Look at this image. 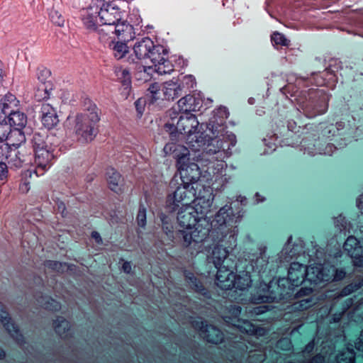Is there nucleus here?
Segmentation results:
<instances>
[{
  "label": "nucleus",
  "mask_w": 363,
  "mask_h": 363,
  "mask_svg": "<svg viewBox=\"0 0 363 363\" xmlns=\"http://www.w3.org/2000/svg\"><path fill=\"white\" fill-rule=\"evenodd\" d=\"M247 203L246 197L239 196L237 201L229 205L225 204L219 209L208 230V236L214 242H220L233 228H237L235 225L241 221L245 213L242 206Z\"/></svg>",
  "instance_id": "1"
},
{
  "label": "nucleus",
  "mask_w": 363,
  "mask_h": 363,
  "mask_svg": "<svg viewBox=\"0 0 363 363\" xmlns=\"http://www.w3.org/2000/svg\"><path fill=\"white\" fill-rule=\"evenodd\" d=\"M99 121V110L93 104L82 113L77 114L74 121V131L79 139L91 141L96 136L95 125Z\"/></svg>",
  "instance_id": "2"
},
{
  "label": "nucleus",
  "mask_w": 363,
  "mask_h": 363,
  "mask_svg": "<svg viewBox=\"0 0 363 363\" xmlns=\"http://www.w3.org/2000/svg\"><path fill=\"white\" fill-rule=\"evenodd\" d=\"M174 117L177 123V128L179 134L191 135L196 134L195 136L196 142L203 143V145L209 144L213 139L208 135H205L203 138L202 135L203 133L197 131L199 126V121L196 117L189 112H181L179 113H174Z\"/></svg>",
  "instance_id": "3"
},
{
  "label": "nucleus",
  "mask_w": 363,
  "mask_h": 363,
  "mask_svg": "<svg viewBox=\"0 0 363 363\" xmlns=\"http://www.w3.org/2000/svg\"><path fill=\"white\" fill-rule=\"evenodd\" d=\"M309 99L302 105V109L308 118H314L325 113L328 108L330 95L323 90L310 89Z\"/></svg>",
  "instance_id": "4"
},
{
  "label": "nucleus",
  "mask_w": 363,
  "mask_h": 363,
  "mask_svg": "<svg viewBox=\"0 0 363 363\" xmlns=\"http://www.w3.org/2000/svg\"><path fill=\"white\" fill-rule=\"evenodd\" d=\"M196 189L194 186L182 184L170 194L167 199L166 208L169 212H174L182 204L187 206L196 199Z\"/></svg>",
  "instance_id": "5"
},
{
  "label": "nucleus",
  "mask_w": 363,
  "mask_h": 363,
  "mask_svg": "<svg viewBox=\"0 0 363 363\" xmlns=\"http://www.w3.org/2000/svg\"><path fill=\"white\" fill-rule=\"evenodd\" d=\"M32 145L35 154V162L38 168L46 169L54 158L51 144L48 143L45 135L35 133L32 139Z\"/></svg>",
  "instance_id": "6"
},
{
  "label": "nucleus",
  "mask_w": 363,
  "mask_h": 363,
  "mask_svg": "<svg viewBox=\"0 0 363 363\" xmlns=\"http://www.w3.org/2000/svg\"><path fill=\"white\" fill-rule=\"evenodd\" d=\"M115 77L118 99L121 101H132L134 99V94L130 67L115 65Z\"/></svg>",
  "instance_id": "7"
},
{
  "label": "nucleus",
  "mask_w": 363,
  "mask_h": 363,
  "mask_svg": "<svg viewBox=\"0 0 363 363\" xmlns=\"http://www.w3.org/2000/svg\"><path fill=\"white\" fill-rule=\"evenodd\" d=\"M280 290L279 279H273L267 284L261 281L252 299L255 303L279 302L282 301Z\"/></svg>",
  "instance_id": "8"
},
{
  "label": "nucleus",
  "mask_w": 363,
  "mask_h": 363,
  "mask_svg": "<svg viewBox=\"0 0 363 363\" xmlns=\"http://www.w3.org/2000/svg\"><path fill=\"white\" fill-rule=\"evenodd\" d=\"M333 266L325 264H315L308 266V282L311 285L330 282Z\"/></svg>",
  "instance_id": "9"
},
{
  "label": "nucleus",
  "mask_w": 363,
  "mask_h": 363,
  "mask_svg": "<svg viewBox=\"0 0 363 363\" xmlns=\"http://www.w3.org/2000/svg\"><path fill=\"white\" fill-rule=\"evenodd\" d=\"M344 250L352 259L354 266L363 267V236L362 241L349 236L343 245Z\"/></svg>",
  "instance_id": "10"
},
{
  "label": "nucleus",
  "mask_w": 363,
  "mask_h": 363,
  "mask_svg": "<svg viewBox=\"0 0 363 363\" xmlns=\"http://www.w3.org/2000/svg\"><path fill=\"white\" fill-rule=\"evenodd\" d=\"M164 151L167 155H171L176 160L177 169H182L190 162V151L184 145L175 143H169L164 147Z\"/></svg>",
  "instance_id": "11"
},
{
  "label": "nucleus",
  "mask_w": 363,
  "mask_h": 363,
  "mask_svg": "<svg viewBox=\"0 0 363 363\" xmlns=\"http://www.w3.org/2000/svg\"><path fill=\"white\" fill-rule=\"evenodd\" d=\"M193 325L200 330V335L208 342L217 345L223 341V333L216 326L208 325L204 320L194 321Z\"/></svg>",
  "instance_id": "12"
},
{
  "label": "nucleus",
  "mask_w": 363,
  "mask_h": 363,
  "mask_svg": "<svg viewBox=\"0 0 363 363\" xmlns=\"http://www.w3.org/2000/svg\"><path fill=\"white\" fill-rule=\"evenodd\" d=\"M1 157L4 158L10 168H21L26 161L25 154L17 149H12L7 144L1 146Z\"/></svg>",
  "instance_id": "13"
},
{
  "label": "nucleus",
  "mask_w": 363,
  "mask_h": 363,
  "mask_svg": "<svg viewBox=\"0 0 363 363\" xmlns=\"http://www.w3.org/2000/svg\"><path fill=\"white\" fill-rule=\"evenodd\" d=\"M177 219L181 228H195L196 223L200 220L198 211L191 206L182 207L177 213Z\"/></svg>",
  "instance_id": "14"
},
{
  "label": "nucleus",
  "mask_w": 363,
  "mask_h": 363,
  "mask_svg": "<svg viewBox=\"0 0 363 363\" xmlns=\"http://www.w3.org/2000/svg\"><path fill=\"white\" fill-rule=\"evenodd\" d=\"M217 273L216 275L215 283L218 287L222 290H229L233 286V279L234 274L232 267L229 264H223V266L216 267Z\"/></svg>",
  "instance_id": "15"
},
{
  "label": "nucleus",
  "mask_w": 363,
  "mask_h": 363,
  "mask_svg": "<svg viewBox=\"0 0 363 363\" xmlns=\"http://www.w3.org/2000/svg\"><path fill=\"white\" fill-rule=\"evenodd\" d=\"M287 277L296 286L308 282V267L298 262H292L289 268Z\"/></svg>",
  "instance_id": "16"
},
{
  "label": "nucleus",
  "mask_w": 363,
  "mask_h": 363,
  "mask_svg": "<svg viewBox=\"0 0 363 363\" xmlns=\"http://www.w3.org/2000/svg\"><path fill=\"white\" fill-rule=\"evenodd\" d=\"M266 251L265 246H260L258 248V253L252 254L250 262L252 270L258 273L261 278H262V274L265 273L268 268L269 257L267 255Z\"/></svg>",
  "instance_id": "17"
},
{
  "label": "nucleus",
  "mask_w": 363,
  "mask_h": 363,
  "mask_svg": "<svg viewBox=\"0 0 363 363\" xmlns=\"http://www.w3.org/2000/svg\"><path fill=\"white\" fill-rule=\"evenodd\" d=\"M180 172L182 182L194 186L200 179L201 172L198 164L189 162L182 169H178Z\"/></svg>",
  "instance_id": "18"
},
{
  "label": "nucleus",
  "mask_w": 363,
  "mask_h": 363,
  "mask_svg": "<svg viewBox=\"0 0 363 363\" xmlns=\"http://www.w3.org/2000/svg\"><path fill=\"white\" fill-rule=\"evenodd\" d=\"M0 321L4 325L7 332L18 344L23 342V336L21 334L18 326L12 321L9 313L4 310V306L0 302Z\"/></svg>",
  "instance_id": "19"
},
{
  "label": "nucleus",
  "mask_w": 363,
  "mask_h": 363,
  "mask_svg": "<svg viewBox=\"0 0 363 363\" xmlns=\"http://www.w3.org/2000/svg\"><path fill=\"white\" fill-rule=\"evenodd\" d=\"M184 95L177 102L179 111L191 113L200 111L203 104L201 99L187 93Z\"/></svg>",
  "instance_id": "20"
},
{
  "label": "nucleus",
  "mask_w": 363,
  "mask_h": 363,
  "mask_svg": "<svg viewBox=\"0 0 363 363\" xmlns=\"http://www.w3.org/2000/svg\"><path fill=\"white\" fill-rule=\"evenodd\" d=\"M41 122L43 125L48 129H52L59 123V118L56 110L48 104H43L41 108Z\"/></svg>",
  "instance_id": "21"
},
{
  "label": "nucleus",
  "mask_w": 363,
  "mask_h": 363,
  "mask_svg": "<svg viewBox=\"0 0 363 363\" xmlns=\"http://www.w3.org/2000/svg\"><path fill=\"white\" fill-rule=\"evenodd\" d=\"M185 86L179 84L178 81H167L162 84V91L164 99L174 101L175 99L185 94Z\"/></svg>",
  "instance_id": "22"
},
{
  "label": "nucleus",
  "mask_w": 363,
  "mask_h": 363,
  "mask_svg": "<svg viewBox=\"0 0 363 363\" xmlns=\"http://www.w3.org/2000/svg\"><path fill=\"white\" fill-rule=\"evenodd\" d=\"M176 237L179 238L182 245L189 247L192 242L199 243L203 240L199 238V231L196 228H182L176 232Z\"/></svg>",
  "instance_id": "23"
},
{
  "label": "nucleus",
  "mask_w": 363,
  "mask_h": 363,
  "mask_svg": "<svg viewBox=\"0 0 363 363\" xmlns=\"http://www.w3.org/2000/svg\"><path fill=\"white\" fill-rule=\"evenodd\" d=\"M185 281L187 286L196 293L202 295L203 297L209 298L211 294L208 290L205 288L199 279H198L194 273L189 271L184 272Z\"/></svg>",
  "instance_id": "24"
},
{
  "label": "nucleus",
  "mask_w": 363,
  "mask_h": 363,
  "mask_svg": "<svg viewBox=\"0 0 363 363\" xmlns=\"http://www.w3.org/2000/svg\"><path fill=\"white\" fill-rule=\"evenodd\" d=\"M155 48L154 42L150 38H143L141 40L135 43L133 50L135 57L138 60L147 58L151 49Z\"/></svg>",
  "instance_id": "25"
},
{
  "label": "nucleus",
  "mask_w": 363,
  "mask_h": 363,
  "mask_svg": "<svg viewBox=\"0 0 363 363\" xmlns=\"http://www.w3.org/2000/svg\"><path fill=\"white\" fill-rule=\"evenodd\" d=\"M40 78L41 77L38 76L39 82L36 84L34 91V97L38 101L48 99L52 90V84L50 81H43V79Z\"/></svg>",
  "instance_id": "26"
},
{
  "label": "nucleus",
  "mask_w": 363,
  "mask_h": 363,
  "mask_svg": "<svg viewBox=\"0 0 363 363\" xmlns=\"http://www.w3.org/2000/svg\"><path fill=\"white\" fill-rule=\"evenodd\" d=\"M55 333L62 339L71 337L72 332L70 323L62 316H58L53 322Z\"/></svg>",
  "instance_id": "27"
},
{
  "label": "nucleus",
  "mask_w": 363,
  "mask_h": 363,
  "mask_svg": "<svg viewBox=\"0 0 363 363\" xmlns=\"http://www.w3.org/2000/svg\"><path fill=\"white\" fill-rule=\"evenodd\" d=\"M221 137V138H218L216 137L214 139L218 148V151L230 150V148L234 147L237 143L236 136L232 132L227 131L225 134L222 135Z\"/></svg>",
  "instance_id": "28"
},
{
  "label": "nucleus",
  "mask_w": 363,
  "mask_h": 363,
  "mask_svg": "<svg viewBox=\"0 0 363 363\" xmlns=\"http://www.w3.org/2000/svg\"><path fill=\"white\" fill-rule=\"evenodd\" d=\"M233 286L232 289L243 291L251 286L252 279L249 272L245 271L240 272L239 274H235L232 279Z\"/></svg>",
  "instance_id": "29"
},
{
  "label": "nucleus",
  "mask_w": 363,
  "mask_h": 363,
  "mask_svg": "<svg viewBox=\"0 0 363 363\" xmlns=\"http://www.w3.org/2000/svg\"><path fill=\"white\" fill-rule=\"evenodd\" d=\"M9 123L10 128L21 130L27 123V116L22 112L11 110L9 115Z\"/></svg>",
  "instance_id": "30"
},
{
  "label": "nucleus",
  "mask_w": 363,
  "mask_h": 363,
  "mask_svg": "<svg viewBox=\"0 0 363 363\" xmlns=\"http://www.w3.org/2000/svg\"><path fill=\"white\" fill-rule=\"evenodd\" d=\"M228 251L225 247L217 246L214 247L212 252V259L213 264L216 267L223 266V264H228L230 261L228 259Z\"/></svg>",
  "instance_id": "31"
},
{
  "label": "nucleus",
  "mask_w": 363,
  "mask_h": 363,
  "mask_svg": "<svg viewBox=\"0 0 363 363\" xmlns=\"http://www.w3.org/2000/svg\"><path fill=\"white\" fill-rule=\"evenodd\" d=\"M281 300H287L294 295V291L296 286L292 284V281L288 277L279 279Z\"/></svg>",
  "instance_id": "32"
},
{
  "label": "nucleus",
  "mask_w": 363,
  "mask_h": 363,
  "mask_svg": "<svg viewBox=\"0 0 363 363\" xmlns=\"http://www.w3.org/2000/svg\"><path fill=\"white\" fill-rule=\"evenodd\" d=\"M241 313V307L237 305H230L229 308L230 315H225L223 317L224 322L229 325H238L240 322L239 316Z\"/></svg>",
  "instance_id": "33"
},
{
  "label": "nucleus",
  "mask_w": 363,
  "mask_h": 363,
  "mask_svg": "<svg viewBox=\"0 0 363 363\" xmlns=\"http://www.w3.org/2000/svg\"><path fill=\"white\" fill-rule=\"evenodd\" d=\"M1 103L2 111L5 113L6 111L11 112V110H14L17 108L19 104V101L14 94L8 92L1 100Z\"/></svg>",
  "instance_id": "34"
},
{
  "label": "nucleus",
  "mask_w": 363,
  "mask_h": 363,
  "mask_svg": "<svg viewBox=\"0 0 363 363\" xmlns=\"http://www.w3.org/2000/svg\"><path fill=\"white\" fill-rule=\"evenodd\" d=\"M167 56V52L163 46L160 45H155V48L151 49L150 52V55H148L147 58L150 60L152 63V65L155 67V65H157L162 60H164V58Z\"/></svg>",
  "instance_id": "35"
},
{
  "label": "nucleus",
  "mask_w": 363,
  "mask_h": 363,
  "mask_svg": "<svg viewBox=\"0 0 363 363\" xmlns=\"http://www.w3.org/2000/svg\"><path fill=\"white\" fill-rule=\"evenodd\" d=\"M337 363H354L355 352L351 345V347H347L340 351L336 356Z\"/></svg>",
  "instance_id": "36"
},
{
  "label": "nucleus",
  "mask_w": 363,
  "mask_h": 363,
  "mask_svg": "<svg viewBox=\"0 0 363 363\" xmlns=\"http://www.w3.org/2000/svg\"><path fill=\"white\" fill-rule=\"evenodd\" d=\"M44 265L51 270L61 274L64 273L65 267H67L68 269H72V267H74L73 264L55 260H46L44 262Z\"/></svg>",
  "instance_id": "37"
},
{
  "label": "nucleus",
  "mask_w": 363,
  "mask_h": 363,
  "mask_svg": "<svg viewBox=\"0 0 363 363\" xmlns=\"http://www.w3.org/2000/svg\"><path fill=\"white\" fill-rule=\"evenodd\" d=\"M292 240V236L290 235L287 240L286 243L284 246L281 252L286 255V257L289 258H294L296 256L299 255L301 253V250H298L301 248L298 245H294L291 248V242Z\"/></svg>",
  "instance_id": "38"
},
{
  "label": "nucleus",
  "mask_w": 363,
  "mask_h": 363,
  "mask_svg": "<svg viewBox=\"0 0 363 363\" xmlns=\"http://www.w3.org/2000/svg\"><path fill=\"white\" fill-rule=\"evenodd\" d=\"M269 14L276 19L279 23H284L283 21L284 20L287 19H291V20H296L293 16H291V13L289 11V9L286 7L279 6L277 8V14H275L274 12H271L269 10L267 11Z\"/></svg>",
  "instance_id": "39"
},
{
  "label": "nucleus",
  "mask_w": 363,
  "mask_h": 363,
  "mask_svg": "<svg viewBox=\"0 0 363 363\" xmlns=\"http://www.w3.org/2000/svg\"><path fill=\"white\" fill-rule=\"evenodd\" d=\"M170 119L164 125V128L167 133L169 134L172 140H177V135L179 132L178 131L177 123L175 118L169 113Z\"/></svg>",
  "instance_id": "40"
},
{
  "label": "nucleus",
  "mask_w": 363,
  "mask_h": 363,
  "mask_svg": "<svg viewBox=\"0 0 363 363\" xmlns=\"http://www.w3.org/2000/svg\"><path fill=\"white\" fill-rule=\"evenodd\" d=\"M158 216L162 223L163 232L169 237H174L173 225L169 217L163 213H160Z\"/></svg>",
  "instance_id": "41"
},
{
  "label": "nucleus",
  "mask_w": 363,
  "mask_h": 363,
  "mask_svg": "<svg viewBox=\"0 0 363 363\" xmlns=\"http://www.w3.org/2000/svg\"><path fill=\"white\" fill-rule=\"evenodd\" d=\"M155 69L159 74H165L171 73L174 68L172 62L168 60L167 57H165L164 60L155 65Z\"/></svg>",
  "instance_id": "42"
},
{
  "label": "nucleus",
  "mask_w": 363,
  "mask_h": 363,
  "mask_svg": "<svg viewBox=\"0 0 363 363\" xmlns=\"http://www.w3.org/2000/svg\"><path fill=\"white\" fill-rule=\"evenodd\" d=\"M233 326L240 328L241 332L245 333L248 335H257L258 333V330H261L248 320L242 321V324H240V322L238 323V325Z\"/></svg>",
  "instance_id": "43"
},
{
  "label": "nucleus",
  "mask_w": 363,
  "mask_h": 363,
  "mask_svg": "<svg viewBox=\"0 0 363 363\" xmlns=\"http://www.w3.org/2000/svg\"><path fill=\"white\" fill-rule=\"evenodd\" d=\"M97 10L98 9H96L95 12H93V9L90 8L84 11L82 16L84 19H86L84 23H97L98 18H99L101 21H104V16H101V12Z\"/></svg>",
  "instance_id": "44"
},
{
  "label": "nucleus",
  "mask_w": 363,
  "mask_h": 363,
  "mask_svg": "<svg viewBox=\"0 0 363 363\" xmlns=\"http://www.w3.org/2000/svg\"><path fill=\"white\" fill-rule=\"evenodd\" d=\"M129 52V48L125 42L117 41L115 43V58L121 59Z\"/></svg>",
  "instance_id": "45"
},
{
  "label": "nucleus",
  "mask_w": 363,
  "mask_h": 363,
  "mask_svg": "<svg viewBox=\"0 0 363 363\" xmlns=\"http://www.w3.org/2000/svg\"><path fill=\"white\" fill-rule=\"evenodd\" d=\"M136 222L139 227L144 228L146 225V208L140 203L139 204L138 213L136 216Z\"/></svg>",
  "instance_id": "46"
},
{
  "label": "nucleus",
  "mask_w": 363,
  "mask_h": 363,
  "mask_svg": "<svg viewBox=\"0 0 363 363\" xmlns=\"http://www.w3.org/2000/svg\"><path fill=\"white\" fill-rule=\"evenodd\" d=\"M272 42L277 45L289 46L290 41L283 35L275 32L272 35Z\"/></svg>",
  "instance_id": "47"
},
{
  "label": "nucleus",
  "mask_w": 363,
  "mask_h": 363,
  "mask_svg": "<svg viewBox=\"0 0 363 363\" xmlns=\"http://www.w3.org/2000/svg\"><path fill=\"white\" fill-rule=\"evenodd\" d=\"M180 84H184L185 86V94L187 92H190L191 89L194 88L196 85V79L192 75H186L183 77V79L181 82H179Z\"/></svg>",
  "instance_id": "48"
},
{
  "label": "nucleus",
  "mask_w": 363,
  "mask_h": 363,
  "mask_svg": "<svg viewBox=\"0 0 363 363\" xmlns=\"http://www.w3.org/2000/svg\"><path fill=\"white\" fill-rule=\"evenodd\" d=\"M160 90V85L157 83H152L148 87L147 91L150 94L151 96V103H154L158 99L157 94L159 93Z\"/></svg>",
  "instance_id": "49"
},
{
  "label": "nucleus",
  "mask_w": 363,
  "mask_h": 363,
  "mask_svg": "<svg viewBox=\"0 0 363 363\" xmlns=\"http://www.w3.org/2000/svg\"><path fill=\"white\" fill-rule=\"evenodd\" d=\"M11 132V128L6 123H0V143L5 141Z\"/></svg>",
  "instance_id": "50"
},
{
  "label": "nucleus",
  "mask_w": 363,
  "mask_h": 363,
  "mask_svg": "<svg viewBox=\"0 0 363 363\" xmlns=\"http://www.w3.org/2000/svg\"><path fill=\"white\" fill-rule=\"evenodd\" d=\"M333 272L331 278L330 279V281H337L343 279L345 277V272L343 269H338L333 266Z\"/></svg>",
  "instance_id": "51"
},
{
  "label": "nucleus",
  "mask_w": 363,
  "mask_h": 363,
  "mask_svg": "<svg viewBox=\"0 0 363 363\" xmlns=\"http://www.w3.org/2000/svg\"><path fill=\"white\" fill-rule=\"evenodd\" d=\"M44 306L46 309H48L50 311H57L61 308L60 303L51 298H47V301L44 303Z\"/></svg>",
  "instance_id": "52"
},
{
  "label": "nucleus",
  "mask_w": 363,
  "mask_h": 363,
  "mask_svg": "<svg viewBox=\"0 0 363 363\" xmlns=\"http://www.w3.org/2000/svg\"><path fill=\"white\" fill-rule=\"evenodd\" d=\"M134 104L138 115L139 117H140L143 115V111L145 110V101L142 98H139L135 101Z\"/></svg>",
  "instance_id": "53"
},
{
  "label": "nucleus",
  "mask_w": 363,
  "mask_h": 363,
  "mask_svg": "<svg viewBox=\"0 0 363 363\" xmlns=\"http://www.w3.org/2000/svg\"><path fill=\"white\" fill-rule=\"evenodd\" d=\"M335 225L340 231H342L347 228V220L345 218L340 215L335 219Z\"/></svg>",
  "instance_id": "54"
},
{
  "label": "nucleus",
  "mask_w": 363,
  "mask_h": 363,
  "mask_svg": "<svg viewBox=\"0 0 363 363\" xmlns=\"http://www.w3.org/2000/svg\"><path fill=\"white\" fill-rule=\"evenodd\" d=\"M8 166L6 162H0V181H4L8 177Z\"/></svg>",
  "instance_id": "55"
},
{
  "label": "nucleus",
  "mask_w": 363,
  "mask_h": 363,
  "mask_svg": "<svg viewBox=\"0 0 363 363\" xmlns=\"http://www.w3.org/2000/svg\"><path fill=\"white\" fill-rule=\"evenodd\" d=\"M56 204H57V211L59 213H60L63 217L67 216V211H66V206H65V203L62 202V201L57 199L56 201Z\"/></svg>",
  "instance_id": "56"
},
{
  "label": "nucleus",
  "mask_w": 363,
  "mask_h": 363,
  "mask_svg": "<svg viewBox=\"0 0 363 363\" xmlns=\"http://www.w3.org/2000/svg\"><path fill=\"white\" fill-rule=\"evenodd\" d=\"M354 291V287L352 285H347L345 288H343L340 292V296H346L350 295Z\"/></svg>",
  "instance_id": "57"
},
{
  "label": "nucleus",
  "mask_w": 363,
  "mask_h": 363,
  "mask_svg": "<svg viewBox=\"0 0 363 363\" xmlns=\"http://www.w3.org/2000/svg\"><path fill=\"white\" fill-rule=\"evenodd\" d=\"M323 362L324 357L321 354H318L311 358L308 363H323Z\"/></svg>",
  "instance_id": "58"
},
{
  "label": "nucleus",
  "mask_w": 363,
  "mask_h": 363,
  "mask_svg": "<svg viewBox=\"0 0 363 363\" xmlns=\"http://www.w3.org/2000/svg\"><path fill=\"white\" fill-rule=\"evenodd\" d=\"M217 113L220 116V117L225 118H227L229 116L228 110L225 106L220 107L217 110Z\"/></svg>",
  "instance_id": "59"
},
{
  "label": "nucleus",
  "mask_w": 363,
  "mask_h": 363,
  "mask_svg": "<svg viewBox=\"0 0 363 363\" xmlns=\"http://www.w3.org/2000/svg\"><path fill=\"white\" fill-rule=\"evenodd\" d=\"M355 347L357 350L363 352V330L361 332L358 341L355 344Z\"/></svg>",
  "instance_id": "60"
},
{
  "label": "nucleus",
  "mask_w": 363,
  "mask_h": 363,
  "mask_svg": "<svg viewBox=\"0 0 363 363\" xmlns=\"http://www.w3.org/2000/svg\"><path fill=\"white\" fill-rule=\"evenodd\" d=\"M314 349V342L313 341L309 342L304 347L303 352L306 354H311Z\"/></svg>",
  "instance_id": "61"
},
{
  "label": "nucleus",
  "mask_w": 363,
  "mask_h": 363,
  "mask_svg": "<svg viewBox=\"0 0 363 363\" xmlns=\"http://www.w3.org/2000/svg\"><path fill=\"white\" fill-rule=\"evenodd\" d=\"M30 189V182H23L21 185H20V190L22 193H27Z\"/></svg>",
  "instance_id": "62"
},
{
  "label": "nucleus",
  "mask_w": 363,
  "mask_h": 363,
  "mask_svg": "<svg viewBox=\"0 0 363 363\" xmlns=\"http://www.w3.org/2000/svg\"><path fill=\"white\" fill-rule=\"evenodd\" d=\"M287 128L289 131L296 132V123L294 120L287 121Z\"/></svg>",
  "instance_id": "63"
},
{
  "label": "nucleus",
  "mask_w": 363,
  "mask_h": 363,
  "mask_svg": "<svg viewBox=\"0 0 363 363\" xmlns=\"http://www.w3.org/2000/svg\"><path fill=\"white\" fill-rule=\"evenodd\" d=\"M122 269L123 271L126 273L129 274L131 271V264L130 262H124L122 265Z\"/></svg>",
  "instance_id": "64"
}]
</instances>
